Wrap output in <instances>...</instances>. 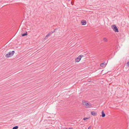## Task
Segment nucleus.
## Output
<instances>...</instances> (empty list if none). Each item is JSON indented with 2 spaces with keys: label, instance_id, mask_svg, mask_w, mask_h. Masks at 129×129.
Here are the masks:
<instances>
[{
  "label": "nucleus",
  "instance_id": "obj_16",
  "mask_svg": "<svg viewBox=\"0 0 129 129\" xmlns=\"http://www.w3.org/2000/svg\"><path fill=\"white\" fill-rule=\"evenodd\" d=\"M88 129H91V126H89L88 128Z\"/></svg>",
  "mask_w": 129,
  "mask_h": 129
},
{
  "label": "nucleus",
  "instance_id": "obj_8",
  "mask_svg": "<svg viewBox=\"0 0 129 129\" xmlns=\"http://www.w3.org/2000/svg\"><path fill=\"white\" fill-rule=\"evenodd\" d=\"M91 115L93 116H96L97 114L94 111H91Z\"/></svg>",
  "mask_w": 129,
  "mask_h": 129
},
{
  "label": "nucleus",
  "instance_id": "obj_18",
  "mask_svg": "<svg viewBox=\"0 0 129 129\" xmlns=\"http://www.w3.org/2000/svg\"><path fill=\"white\" fill-rule=\"evenodd\" d=\"M68 129H73L71 128H69Z\"/></svg>",
  "mask_w": 129,
  "mask_h": 129
},
{
  "label": "nucleus",
  "instance_id": "obj_9",
  "mask_svg": "<svg viewBox=\"0 0 129 129\" xmlns=\"http://www.w3.org/2000/svg\"><path fill=\"white\" fill-rule=\"evenodd\" d=\"M103 41L104 42H107L108 41V40L106 38H103Z\"/></svg>",
  "mask_w": 129,
  "mask_h": 129
},
{
  "label": "nucleus",
  "instance_id": "obj_7",
  "mask_svg": "<svg viewBox=\"0 0 129 129\" xmlns=\"http://www.w3.org/2000/svg\"><path fill=\"white\" fill-rule=\"evenodd\" d=\"M52 34L51 32H50L46 36L45 38V39H47V38L50 35H51Z\"/></svg>",
  "mask_w": 129,
  "mask_h": 129
},
{
  "label": "nucleus",
  "instance_id": "obj_6",
  "mask_svg": "<svg viewBox=\"0 0 129 129\" xmlns=\"http://www.w3.org/2000/svg\"><path fill=\"white\" fill-rule=\"evenodd\" d=\"M82 57H77L75 59V61L76 62H79L81 60Z\"/></svg>",
  "mask_w": 129,
  "mask_h": 129
},
{
  "label": "nucleus",
  "instance_id": "obj_14",
  "mask_svg": "<svg viewBox=\"0 0 129 129\" xmlns=\"http://www.w3.org/2000/svg\"><path fill=\"white\" fill-rule=\"evenodd\" d=\"M88 119V118L87 117H84L83 118V120H85L87 119Z\"/></svg>",
  "mask_w": 129,
  "mask_h": 129
},
{
  "label": "nucleus",
  "instance_id": "obj_4",
  "mask_svg": "<svg viewBox=\"0 0 129 129\" xmlns=\"http://www.w3.org/2000/svg\"><path fill=\"white\" fill-rule=\"evenodd\" d=\"M81 23L82 25H85L86 24V22L85 20H82L81 21Z\"/></svg>",
  "mask_w": 129,
  "mask_h": 129
},
{
  "label": "nucleus",
  "instance_id": "obj_17",
  "mask_svg": "<svg viewBox=\"0 0 129 129\" xmlns=\"http://www.w3.org/2000/svg\"><path fill=\"white\" fill-rule=\"evenodd\" d=\"M83 56L82 55H79V56Z\"/></svg>",
  "mask_w": 129,
  "mask_h": 129
},
{
  "label": "nucleus",
  "instance_id": "obj_11",
  "mask_svg": "<svg viewBox=\"0 0 129 129\" xmlns=\"http://www.w3.org/2000/svg\"><path fill=\"white\" fill-rule=\"evenodd\" d=\"M18 128V126H16L14 127L12 129H17Z\"/></svg>",
  "mask_w": 129,
  "mask_h": 129
},
{
  "label": "nucleus",
  "instance_id": "obj_1",
  "mask_svg": "<svg viewBox=\"0 0 129 129\" xmlns=\"http://www.w3.org/2000/svg\"><path fill=\"white\" fill-rule=\"evenodd\" d=\"M82 104L86 106V108H90L91 107V105L90 104L88 103L87 101H82Z\"/></svg>",
  "mask_w": 129,
  "mask_h": 129
},
{
  "label": "nucleus",
  "instance_id": "obj_13",
  "mask_svg": "<svg viewBox=\"0 0 129 129\" xmlns=\"http://www.w3.org/2000/svg\"><path fill=\"white\" fill-rule=\"evenodd\" d=\"M56 29V28H55V29H54V30L52 31H51V33L52 34L53 33H54V32H55V30Z\"/></svg>",
  "mask_w": 129,
  "mask_h": 129
},
{
  "label": "nucleus",
  "instance_id": "obj_12",
  "mask_svg": "<svg viewBox=\"0 0 129 129\" xmlns=\"http://www.w3.org/2000/svg\"><path fill=\"white\" fill-rule=\"evenodd\" d=\"M27 35V32H26V33H24V34H22V36H26Z\"/></svg>",
  "mask_w": 129,
  "mask_h": 129
},
{
  "label": "nucleus",
  "instance_id": "obj_15",
  "mask_svg": "<svg viewBox=\"0 0 129 129\" xmlns=\"http://www.w3.org/2000/svg\"><path fill=\"white\" fill-rule=\"evenodd\" d=\"M127 66L128 65V67H129V61L127 62L126 63Z\"/></svg>",
  "mask_w": 129,
  "mask_h": 129
},
{
  "label": "nucleus",
  "instance_id": "obj_5",
  "mask_svg": "<svg viewBox=\"0 0 129 129\" xmlns=\"http://www.w3.org/2000/svg\"><path fill=\"white\" fill-rule=\"evenodd\" d=\"M107 62H104L100 64V66L101 67H103L105 66L107 64Z\"/></svg>",
  "mask_w": 129,
  "mask_h": 129
},
{
  "label": "nucleus",
  "instance_id": "obj_19",
  "mask_svg": "<svg viewBox=\"0 0 129 129\" xmlns=\"http://www.w3.org/2000/svg\"><path fill=\"white\" fill-rule=\"evenodd\" d=\"M65 129H68V128H66Z\"/></svg>",
  "mask_w": 129,
  "mask_h": 129
},
{
  "label": "nucleus",
  "instance_id": "obj_3",
  "mask_svg": "<svg viewBox=\"0 0 129 129\" xmlns=\"http://www.w3.org/2000/svg\"><path fill=\"white\" fill-rule=\"evenodd\" d=\"M15 53L14 51L9 52L6 55V56H13Z\"/></svg>",
  "mask_w": 129,
  "mask_h": 129
},
{
  "label": "nucleus",
  "instance_id": "obj_10",
  "mask_svg": "<svg viewBox=\"0 0 129 129\" xmlns=\"http://www.w3.org/2000/svg\"><path fill=\"white\" fill-rule=\"evenodd\" d=\"M102 117H104L105 116V114L104 112L103 111L102 112Z\"/></svg>",
  "mask_w": 129,
  "mask_h": 129
},
{
  "label": "nucleus",
  "instance_id": "obj_2",
  "mask_svg": "<svg viewBox=\"0 0 129 129\" xmlns=\"http://www.w3.org/2000/svg\"><path fill=\"white\" fill-rule=\"evenodd\" d=\"M111 27L113 30L115 32H119L117 28L115 25H112Z\"/></svg>",
  "mask_w": 129,
  "mask_h": 129
}]
</instances>
